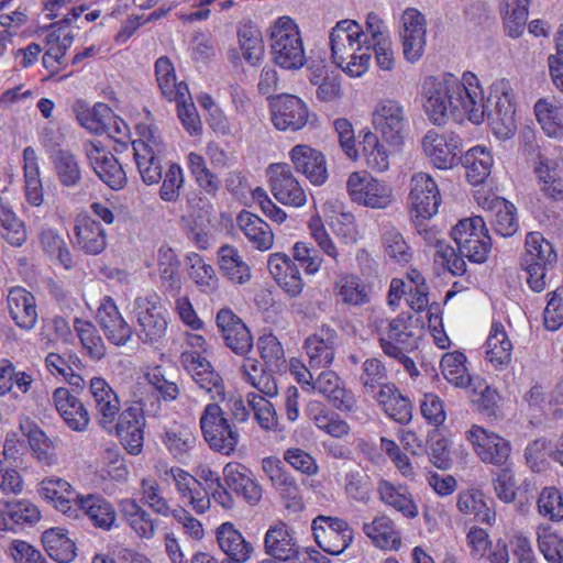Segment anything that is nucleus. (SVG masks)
<instances>
[{"label":"nucleus","mask_w":563,"mask_h":563,"mask_svg":"<svg viewBox=\"0 0 563 563\" xmlns=\"http://www.w3.org/2000/svg\"><path fill=\"white\" fill-rule=\"evenodd\" d=\"M423 108L435 125L444 124L450 117L455 120L467 118L473 123L483 121L481 87L472 73H465L462 80L448 74L442 80L428 78L423 82Z\"/></svg>","instance_id":"obj_1"},{"label":"nucleus","mask_w":563,"mask_h":563,"mask_svg":"<svg viewBox=\"0 0 563 563\" xmlns=\"http://www.w3.org/2000/svg\"><path fill=\"white\" fill-rule=\"evenodd\" d=\"M363 43H367V37L352 20L338 22L330 34L333 63L351 77H360L368 67L371 46L363 48Z\"/></svg>","instance_id":"obj_2"},{"label":"nucleus","mask_w":563,"mask_h":563,"mask_svg":"<svg viewBox=\"0 0 563 563\" xmlns=\"http://www.w3.org/2000/svg\"><path fill=\"white\" fill-rule=\"evenodd\" d=\"M219 400H213L205 407L199 424L209 448L214 452L230 455L236 449L240 434L220 407Z\"/></svg>","instance_id":"obj_3"},{"label":"nucleus","mask_w":563,"mask_h":563,"mask_svg":"<svg viewBox=\"0 0 563 563\" xmlns=\"http://www.w3.org/2000/svg\"><path fill=\"white\" fill-rule=\"evenodd\" d=\"M136 320L135 333L144 344H158L167 332V320L156 292L137 296L132 310Z\"/></svg>","instance_id":"obj_4"},{"label":"nucleus","mask_w":563,"mask_h":563,"mask_svg":"<svg viewBox=\"0 0 563 563\" xmlns=\"http://www.w3.org/2000/svg\"><path fill=\"white\" fill-rule=\"evenodd\" d=\"M274 60L286 69L300 68L305 64V51L298 26L289 16L279 18L271 33Z\"/></svg>","instance_id":"obj_5"},{"label":"nucleus","mask_w":563,"mask_h":563,"mask_svg":"<svg viewBox=\"0 0 563 563\" xmlns=\"http://www.w3.org/2000/svg\"><path fill=\"white\" fill-rule=\"evenodd\" d=\"M451 234L457 251L468 261L484 263L487 260L492 240L483 217L475 216L460 220Z\"/></svg>","instance_id":"obj_6"},{"label":"nucleus","mask_w":563,"mask_h":563,"mask_svg":"<svg viewBox=\"0 0 563 563\" xmlns=\"http://www.w3.org/2000/svg\"><path fill=\"white\" fill-rule=\"evenodd\" d=\"M346 190L353 202L372 209H386L394 201L393 188L367 173H352L346 181Z\"/></svg>","instance_id":"obj_7"},{"label":"nucleus","mask_w":563,"mask_h":563,"mask_svg":"<svg viewBox=\"0 0 563 563\" xmlns=\"http://www.w3.org/2000/svg\"><path fill=\"white\" fill-rule=\"evenodd\" d=\"M372 122L385 142L397 148L404 144L408 118L400 101L380 100L373 111Z\"/></svg>","instance_id":"obj_8"},{"label":"nucleus","mask_w":563,"mask_h":563,"mask_svg":"<svg viewBox=\"0 0 563 563\" xmlns=\"http://www.w3.org/2000/svg\"><path fill=\"white\" fill-rule=\"evenodd\" d=\"M501 92L498 95L496 89L495 93H490L485 100L483 90L481 89V103L483 107V118L486 115L488 123L492 128L494 135L500 140H508L516 133L517 124L515 120V107L511 102L510 96L505 91L506 84L500 82Z\"/></svg>","instance_id":"obj_9"},{"label":"nucleus","mask_w":563,"mask_h":563,"mask_svg":"<svg viewBox=\"0 0 563 563\" xmlns=\"http://www.w3.org/2000/svg\"><path fill=\"white\" fill-rule=\"evenodd\" d=\"M84 150L89 165L103 184L113 190L126 185L128 177L122 165L99 141L86 142Z\"/></svg>","instance_id":"obj_10"},{"label":"nucleus","mask_w":563,"mask_h":563,"mask_svg":"<svg viewBox=\"0 0 563 563\" xmlns=\"http://www.w3.org/2000/svg\"><path fill=\"white\" fill-rule=\"evenodd\" d=\"M312 531L318 545L332 555L341 554L353 540V530L336 517L318 516L312 521Z\"/></svg>","instance_id":"obj_11"},{"label":"nucleus","mask_w":563,"mask_h":563,"mask_svg":"<svg viewBox=\"0 0 563 563\" xmlns=\"http://www.w3.org/2000/svg\"><path fill=\"white\" fill-rule=\"evenodd\" d=\"M180 362L198 387L210 394L212 400H224V385L221 376L213 371L210 362L196 351H185Z\"/></svg>","instance_id":"obj_12"},{"label":"nucleus","mask_w":563,"mask_h":563,"mask_svg":"<svg viewBox=\"0 0 563 563\" xmlns=\"http://www.w3.org/2000/svg\"><path fill=\"white\" fill-rule=\"evenodd\" d=\"M272 122L279 131L296 132L306 126L309 111L306 103L294 95L283 93L271 101Z\"/></svg>","instance_id":"obj_13"},{"label":"nucleus","mask_w":563,"mask_h":563,"mask_svg":"<svg viewBox=\"0 0 563 563\" xmlns=\"http://www.w3.org/2000/svg\"><path fill=\"white\" fill-rule=\"evenodd\" d=\"M421 146L437 168L449 169L459 161L461 139L455 133L439 134L434 130H429L421 140Z\"/></svg>","instance_id":"obj_14"},{"label":"nucleus","mask_w":563,"mask_h":563,"mask_svg":"<svg viewBox=\"0 0 563 563\" xmlns=\"http://www.w3.org/2000/svg\"><path fill=\"white\" fill-rule=\"evenodd\" d=\"M216 323L225 346L233 353L244 356L252 350L253 336L250 329L231 309H220L216 317Z\"/></svg>","instance_id":"obj_15"},{"label":"nucleus","mask_w":563,"mask_h":563,"mask_svg":"<svg viewBox=\"0 0 563 563\" xmlns=\"http://www.w3.org/2000/svg\"><path fill=\"white\" fill-rule=\"evenodd\" d=\"M271 190L283 205L302 207L307 195L286 163L273 164L268 168Z\"/></svg>","instance_id":"obj_16"},{"label":"nucleus","mask_w":563,"mask_h":563,"mask_svg":"<svg viewBox=\"0 0 563 563\" xmlns=\"http://www.w3.org/2000/svg\"><path fill=\"white\" fill-rule=\"evenodd\" d=\"M145 426L144 409L142 400L134 401L133 405L124 409L115 424V433L121 443L131 454H139L143 448Z\"/></svg>","instance_id":"obj_17"},{"label":"nucleus","mask_w":563,"mask_h":563,"mask_svg":"<svg viewBox=\"0 0 563 563\" xmlns=\"http://www.w3.org/2000/svg\"><path fill=\"white\" fill-rule=\"evenodd\" d=\"M227 487L250 506L257 505L263 496V488L252 471L243 464L230 462L222 470Z\"/></svg>","instance_id":"obj_18"},{"label":"nucleus","mask_w":563,"mask_h":563,"mask_svg":"<svg viewBox=\"0 0 563 563\" xmlns=\"http://www.w3.org/2000/svg\"><path fill=\"white\" fill-rule=\"evenodd\" d=\"M410 314L401 313L398 317L386 320V328L378 332V343L385 355L398 356L415 347L413 334L410 331Z\"/></svg>","instance_id":"obj_19"},{"label":"nucleus","mask_w":563,"mask_h":563,"mask_svg":"<svg viewBox=\"0 0 563 563\" xmlns=\"http://www.w3.org/2000/svg\"><path fill=\"white\" fill-rule=\"evenodd\" d=\"M409 201L416 216L430 219L438 212L440 206V192L435 181L424 173L412 176Z\"/></svg>","instance_id":"obj_20"},{"label":"nucleus","mask_w":563,"mask_h":563,"mask_svg":"<svg viewBox=\"0 0 563 563\" xmlns=\"http://www.w3.org/2000/svg\"><path fill=\"white\" fill-rule=\"evenodd\" d=\"M466 434L483 462L503 465L508 460L510 443L500 435L489 433L478 426H473Z\"/></svg>","instance_id":"obj_21"},{"label":"nucleus","mask_w":563,"mask_h":563,"mask_svg":"<svg viewBox=\"0 0 563 563\" xmlns=\"http://www.w3.org/2000/svg\"><path fill=\"white\" fill-rule=\"evenodd\" d=\"M264 551L276 563L299 560V545L294 531L284 522L268 528L264 537Z\"/></svg>","instance_id":"obj_22"},{"label":"nucleus","mask_w":563,"mask_h":563,"mask_svg":"<svg viewBox=\"0 0 563 563\" xmlns=\"http://www.w3.org/2000/svg\"><path fill=\"white\" fill-rule=\"evenodd\" d=\"M97 321L110 343L123 346L131 340L133 329L123 319L111 297H104L101 300L97 311Z\"/></svg>","instance_id":"obj_23"},{"label":"nucleus","mask_w":563,"mask_h":563,"mask_svg":"<svg viewBox=\"0 0 563 563\" xmlns=\"http://www.w3.org/2000/svg\"><path fill=\"white\" fill-rule=\"evenodd\" d=\"M290 159L298 173L316 185H323L329 178L324 155L309 145L298 144L289 152Z\"/></svg>","instance_id":"obj_24"},{"label":"nucleus","mask_w":563,"mask_h":563,"mask_svg":"<svg viewBox=\"0 0 563 563\" xmlns=\"http://www.w3.org/2000/svg\"><path fill=\"white\" fill-rule=\"evenodd\" d=\"M53 401L69 429L76 432H84L88 429L90 416L86 406L67 388H56L53 393Z\"/></svg>","instance_id":"obj_25"},{"label":"nucleus","mask_w":563,"mask_h":563,"mask_svg":"<svg viewBox=\"0 0 563 563\" xmlns=\"http://www.w3.org/2000/svg\"><path fill=\"white\" fill-rule=\"evenodd\" d=\"M542 197L551 201H563V165L558 161L539 156L533 167Z\"/></svg>","instance_id":"obj_26"},{"label":"nucleus","mask_w":563,"mask_h":563,"mask_svg":"<svg viewBox=\"0 0 563 563\" xmlns=\"http://www.w3.org/2000/svg\"><path fill=\"white\" fill-rule=\"evenodd\" d=\"M336 340V331L329 325H322L316 334L306 340L305 349L311 368L327 367L333 362Z\"/></svg>","instance_id":"obj_27"},{"label":"nucleus","mask_w":563,"mask_h":563,"mask_svg":"<svg viewBox=\"0 0 563 563\" xmlns=\"http://www.w3.org/2000/svg\"><path fill=\"white\" fill-rule=\"evenodd\" d=\"M7 305L11 318L21 329L31 330L37 321L34 296L23 287H13L7 296Z\"/></svg>","instance_id":"obj_28"},{"label":"nucleus","mask_w":563,"mask_h":563,"mask_svg":"<svg viewBox=\"0 0 563 563\" xmlns=\"http://www.w3.org/2000/svg\"><path fill=\"white\" fill-rule=\"evenodd\" d=\"M89 389L100 417L99 422L103 429H108L119 413L120 400L106 379L101 377L91 378Z\"/></svg>","instance_id":"obj_29"},{"label":"nucleus","mask_w":563,"mask_h":563,"mask_svg":"<svg viewBox=\"0 0 563 563\" xmlns=\"http://www.w3.org/2000/svg\"><path fill=\"white\" fill-rule=\"evenodd\" d=\"M312 388L328 398L341 411H352L355 408L354 395L346 390L332 371L321 372L312 384Z\"/></svg>","instance_id":"obj_30"},{"label":"nucleus","mask_w":563,"mask_h":563,"mask_svg":"<svg viewBox=\"0 0 563 563\" xmlns=\"http://www.w3.org/2000/svg\"><path fill=\"white\" fill-rule=\"evenodd\" d=\"M236 225L255 250L265 252L273 247V230L269 224L258 216L243 210L236 218Z\"/></svg>","instance_id":"obj_31"},{"label":"nucleus","mask_w":563,"mask_h":563,"mask_svg":"<svg viewBox=\"0 0 563 563\" xmlns=\"http://www.w3.org/2000/svg\"><path fill=\"white\" fill-rule=\"evenodd\" d=\"M76 505L96 528L109 531L117 520L113 505L100 495L77 496Z\"/></svg>","instance_id":"obj_32"},{"label":"nucleus","mask_w":563,"mask_h":563,"mask_svg":"<svg viewBox=\"0 0 563 563\" xmlns=\"http://www.w3.org/2000/svg\"><path fill=\"white\" fill-rule=\"evenodd\" d=\"M262 467L280 496L292 506L299 507L301 505L299 486L296 479L284 470L282 462L275 457H266L262 462Z\"/></svg>","instance_id":"obj_33"},{"label":"nucleus","mask_w":563,"mask_h":563,"mask_svg":"<svg viewBox=\"0 0 563 563\" xmlns=\"http://www.w3.org/2000/svg\"><path fill=\"white\" fill-rule=\"evenodd\" d=\"M75 244L89 255L100 254L107 246L104 229L89 217H78L75 224Z\"/></svg>","instance_id":"obj_34"},{"label":"nucleus","mask_w":563,"mask_h":563,"mask_svg":"<svg viewBox=\"0 0 563 563\" xmlns=\"http://www.w3.org/2000/svg\"><path fill=\"white\" fill-rule=\"evenodd\" d=\"M119 509L131 530L141 539L151 540L157 530V520L135 500L125 498L120 500Z\"/></svg>","instance_id":"obj_35"},{"label":"nucleus","mask_w":563,"mask_h":563,"mask_svg":"<svg viewBox=\"0 0 563 563\" xmlns=\"http://www.w3.org/2000/svg\"><path fill=\"white\" fill-rule=\"evenodd\" d=\"M363 532L373 544L383 550L398 551L401 547L400 532L395 522L386 515L375 517L363 523Z\"/></svg>","instance_id":"obj_36"},{"label":"nucleus","mask_w":563,"mask_h":563,"mask_svg":"<svg viewBox=\"0 0 563 563\" xmlns=\"http://www.w3.org/2000/svg\"><path fill=\"white\" fill-rule=\"evenodd\" d=\"M217 541L228 559L236 563L246 562L254 550L231 522H224L217 529Z\"/></svg>","instance_id":"obj_37"},{"label":"nucleus","mask_w":563,"mask_h":563,"mask_svg":"<svg viewBox=\"0 0 563 563\" xmlns=\"http://www.w3.org/2000/svg\"><path fill=\"white\" fill-rule=\"evenodd\" d=\"M218 264L223 276L235 285L247 284L252 278L250 265L240 251L232 245L224 244L219 249Z\"/></svg>","instance_id":"obj_38"},{"label":"nucleus","mask_w":563,"mask_h":563,"mask_svg":"<svg viewBox=\"0 0 563 563\" xmlns=\"http://www.w3.org/2000/svg\"><path fill=\"white\" fill-rule=\"evenodd\" d=\"M74 33L63 26L48 29L46 35L47 49L43 55V65L52 74L58 73L64 63L66 51L74 42Z\"/></svg>","instance_id":"obj_39"},{"label":"nucleus","mask_w":563,"mask_h":563,"mask_svg":"<svg viewBox=\"0 0 563 563\" xmlns=\"http://www.w3.org/2000/svg\"><path fill=\"white\" fill-rule=\"evenodd\" d=\"M377 492L379 499L385 505L393 507L406 518L413 519L418 516V506L413 501L412 495L407 487L402 485L396 486L386 479H380L378 482Z\"/></svg>","instance_id":"obj_40"},{"label":"nucleus","mask_w":563,"mask_h":563,"mask_svg":"<svg viewBox=\"0 0 563 563\" xmlns=\"http://www.w3.org/2000/svg\"><path fill=\"white\" fill-rule=\"evenodd\" d=\"M512 343L505 328L494 322L486 341V360L496 368L504 369L511 361Z\"/></svg>","instance_id":"obj_41"},{"label":"nucleus","mask_w":563,"mask_h":563,"mask_svg":"<svg viewBox=\"0 0 563 563\" xmlns=\"http://www.w3.org/2000/svg\"><path fill=\"white\" fill-rule=\"evenodd\" d=\"M375 399L393 420L402 424L411 420V402L408 397H405L398 390L395 384L385 386V389L378 390L375 395Z\"/></svg>","instance_id":"obj_42"},{"label":"nucleus","mask_w":563,"mask_h":563,"mask_svg":"<svg viewBox=\"0 0 563 563\" xmlns=\"http://www.w3.org/2000/svg\"><path fill=\"white\" fill-rule=\"evenodd\" d=\"M466 169V178L472 185H479L490 175L494 164L493 155L489 150L483 146L470 148L464 155L459 157Z\"/></svg>","instance_id":"obj_43"},{"label":"nucleus","mask_w":563,"mask_h":563,"mask_svg":"<svg viewBox=\"0 0 563 563\" xmlns=\"http://www.w3.org/2000/svg\"><path fill=\"white\" fill-rule=\"evenodd\" d=\"M21 429L27 437L33 455L37 462L46 467L56 465L58 461L55 452L56 440L48 438L46 433L35 424H21Z\"/></svg>","instance_id":"obj_44"},{"label":"nucleus","mask_w":563,"mask_h":563,"mask_svg":"<svg viewBox=\"0 0 563 563\" xmlns=\"http://www.w3.org/2000/svg\"><path fill=\"white\" fill-rule=\"evenodd\" d=\"M159 277L163 285L172 296H178L181 288L179 275L180 261L172 247L163 245L157 252Z\"/></svg>","instance_id":"obj_45"},{"label":"nucleus","mask_w":563,"mask_h":563,"mask_svg":"<svg viewBox=\"0 0 563 563\" xmlns=\"http://www.w3.org/2000/svg\"><path fill=\"white\" fill-rule=\"evenodd\" d=\"M49 157L57 180L63 187H76L80 184L81 167L74 153L68 150H57Z\"/></svg>","instance_id":"obj_46"},{"label":"nucleus","mask_w":563,"mask_h":563,"mask_svg":"<svg viewBox=\"0 0 563 563\" xmlns=\"http://www.w3.org/2000/svg\"><path fill=\"white\" fill-rule=\"evenodd\" d=\"M493 214L492 224L495 232L504 238L512 236L518 230L516 208L504 198H495L489 206Z\"/></svg>","instance_id":"obj_47"},{"label":"nucleus","mask_w":563,"mask_h":563,"mask_svg":"<svg viewBox=\"0 0 563 563\" xmlns=\"http://www.w3.org/2000/svg\"><path fill=\"white\" fill-rule=\"evenodd\" d=\"M358 380L364 394L372 395L374 398L377 389L382 390L385 386L393 385L388 380L386 366L376 357L366 358L363 362Z\"/></svg>","instance_id":"obj_48"},{"label":"nucleus","mask_w":563,"mask_h":563,"mask_svg":"<svg viewBox=\"0 0 563 563\" xmlns=\"http://www.w3.org/2000/svg\"><path fill=\"white\" fill-rule=\"evenodd\" d=\"M380 241L385 254L394 262L407 264L412 257L409 245L400 231L390 223L380 229Z\"/></svg>","instance_id":"obj_49"},{"label":"nucleus","mask_w":563,"mask_h":563,"mask_svg":"<svg viewBox=\"0 0 563 563\" xmlns=\"http://www.w3.org/2000/svg\"><path fill=\"white\" fill-rule=\"evenodd\" d=\"M139 139L132 142L134 156L143 157L144 155L163 156L165 153V144L157 128L150 124H137Z\"/></svg>","instance_id":"obj_50"},{"label":"nucleus","mask_w":563,"mask_h":563,"mask_svg":"<svg viewBox=\"0 0 563 563\" xmlns=\"http://www.w3.org/2000/svg\"><path fill=\"white\" fill-rule=\"evenodd\" d=\"M360 146L366 165L371 169L382 173L389 168V155L375 133L371 131L364 132Z\"/></svg>","instance_id":"obj_51"},{"label":"nucleus","mask_w":563,"mask_h":563,"mask_svg":"<svg viewBox=\"0 0 563 563\" xmlns=\"http://www.w3.org/2000/svg\"><path fill=\"white\" fill-rule=\"evenodd\" d=\"M74 327L89 357L93 361H100L104 357L107 347L96 325L90 321L76 318Z\"/></svg>","instance_id":"obj_52"},{"label":"nucleus","mask_w":563,"mask_h":563,"mask_svg":"<svg viewBox=\"0 0 563 563\" xmlns=\"http://www.w3.org/2000/svg\"><path fill=\"white\" fill-rule=\"evenodd\" d=\"M556 253L553 245L539 232H530L526 236V253L521 263H550L555 264Z\"/></svg>","instance_id":"obj_53"},{"label":"nucleus","mask_w":563,"mask_h":563,"mask_svg":"<svg viewBox=\"0 0 563 563\" xmlns=\"http://www.w3.org/2000/svg\"><path fill=\"white\" fill-rule=\"evenodd\" d=\"M465 362L466 356L459 351L446 353L442 356L440 363L442 374L455 387L465 388L471 383Z\"/></svg>","instance_id":"obj_54"},{"label":"nucleus","mask_w":563,"mask_h":563,"mask_svg":"<svg viewBox=\"0 0 563 563\" xmlns=\"http://www.w3.org/2000/svg\"><path fill=\"white\" fill-rule=\"evenodd\" d=\"M43 542L48 555L59 563L70 562L76 556L75 543L56 529L45 531Z\"/></svg>","instance_id":"obj_55"},{"label":"nucleus","mask_w":563,"mask_h":563,"mask_svg":"<svg viewBox=\"0 0 563 563\" xmlns=\"http://www.w3.org/2000/svg\"><path fill=\"white\" fill-rule=\"evenodd\" d=\"M534 113L543 131L551 137L563 136V109L545 100H538Z\"/></svg>","instance_id":"obj_56"},{"label":"nucleus","mask_w":563,"mask_h":563,"mask_svg":"<svg viewBox=\"0 0 563 563\" xmlns=\"http://www.w3.org/2000/svg\"><path fill=\"white\" fill-rule=\"evenodd\" d=\"M238 37L243 57L252 65L257 64L264 54L261 31L251 24H244L239 29Z\"/></svg>","instance_id":"obj_57"},{"label":"nucleus","mask_w":563,"mask_h":563,"mask_svg":"<svg viewBox=\"0 0 563 563\" xmlns=\"http://www.w3.org/2000/svg\"><path fill=\"white\" fill-rule=\"evenodd\" d=\"M339 296L351 306H362L369 302L371 295L367 285L356 276H344L338 283Z\"/></svg>","instance_id":"obj_58"},{"label":"nucleus","mask_w":563,"mask_h":563,"mask_svg":"<svg viewBox=\"0 0 563 563\" xmlns=\"http://www.w3.org/2000/svg\"><path fill=\"white\" fill-rule=\"evenodd\" d=\"M41 243L45 253L58 262L67 269L73 266V256L64 239L52 229H44L41 232Z\"/></svg>","instance_id":"obj_59"},{"label":"nucleus","mask_w":563,"mask_h":563,"mask_svg":"<svg viewBox=\"0 0 563 563\" xmlns=\"http://www.w3.org/2000/svg\"><path fill=\"white\" fill-rule=\"evenodd\" d=\"M261 357L269 372L280 371L286 366L285 352L282 343L273 334H265L257 341Z\"/></svg>","instance_id":"obj_60"},{"label":"nucleus","mask_w":563,"mask_h":563,"mask_svg":"<svg viewBox=\"0 0 563 563\" xmlns=\"http://www.w3.org/2000/svg\"><path fill=\"white\" fill-rule=\"evenodd\" d=\"M507 11L505 30L508 36L519 37L525 31L528 20L529 0H506Z\"/></svg>","instance_id":"obj_61"},{"label":"nucleus","mask_w":563,"mask_h":563,"mask_svg":"<svg viewBox=\"0 0 563 563\" xmlns=\"http://www.w3.org/2000/svg\"><path fill=\"white\" fill-rule=\"evenodd\" d=\"M537 541L540 552L549 563H563V538L548 527H538Z\"/></svg>","instance_id":"obj_62"},{"label":"nucleus","mask_w":563,"mask_h":563,"mask_svg":"<svg viewBox=\"0 0 563 563\" xmlns=\"http://www.w3.org/2000/svg\"><path fill=\"white\" fill-rule=\"evenodd\" d=\"M141 495L143 503L157 515L169 517L174 510L162 495L161 487L154 478H143L141 481Z\"/></svg>","instance_id":"obj_63"},{"label":"nucleus","mask_w":563,"mask_h":563,"mask_svg":"<svg viewBox=\"0 0 563 563\" xmlns=\"http://www.w3.org/2000/svg\"><path fill=\"white\" fill-rule=\"evenodd\" d=\"M108 118H111V109L106 103H97L92 109L77 111L79 123L95 134H103Z\"/></svg>","instance_id":"obj_64"}]
</instances>
